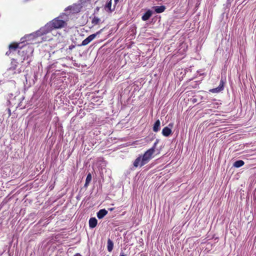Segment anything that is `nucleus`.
I'll use <instances>...</instances> for the list:
<instances>
[{"label": "nucleus", "instance_id": "nucleus-18", "mask_svg": "<svg viewBox=\"0 0 256 256\" xmlns=\"http://www.w3.org/2000/svg\"><path fill=\"white\" fill-rule=\"evenodd\" d=\"M74 47H75V46H74V44H71V45H70V46H69V47H68V49H69L70 50H72L74 48Z\"/></svg>", "mask_w": 256, "mask_h": 256}, {"label": "nucleus", "instance_id": "nucleus-15", "mask_svg": "<svg viewBox=\"0 0 256 256\" xmlns=\"http://www.w3.org/2000/svg\"><path fill=\"white\" fill-rule=\"evenodd\" d=\"M91 180H92V175L90 173H89L86 176V182L84 184L85 187H87L88 186Z\"/></svg>", "mask_w": 256, "mask_h": 256}, {"label": "nucleus", "instance_id": "nucleus-4", "mask_svg": "<svg viewBox=\"0 0 256 256\" xmlns=\"http://www.w3.org/2000/svg\"><path fill=\"white\" fill-rule=\"evenodd\" d=\"M224 82L222 80H221L218 86L216 88L211 89L210 90V91L212 93H218L224 90Z\"/></svg>", "mask_w": 256, "mask_h": 256}, {"label": "nucleus", "instance_id": "nucleus-8", "mask_svg": "<svg viewBox=\"0 0 256 256\" xmlns=\"http://www.w3.org/2000/svg\"><path fill=\"white\" fill-rule=\"evenodd\" d=\"M98 224V220L95 218H91L89 220V226L93 228H95Z\"/></svg>", "mask_w": 256, "mask_h": 256}, {"label": "nucleus", "instance_id": "nucleus-17", "mask_svg": "<svg viewBox=\"0 0 256 256\" xmlns=\"http://www.w3.org/2000/svg\"><path fill=\"white\" fill-rule=\"evenodd\" d=\"M112 7V0H110L108 2H107L106 8L108 9L109 12H112V10L111 9Z\"/></svg>", "mask_w": 256, "mask_h": 256}, {"label": "nucleus", "instance_id": "nucleus-1", "mask_svg": "<svg viewBox=\"0 0 256 256\" xmlns=\"http://www.w3.org/2000/svg\"><path fill=\"white\" fill-rule=\"evenodd\" d=\"M158 142L159 140L156 139L151 148L147 150L142 156H139L134 160L133 164L135 168L142 167L150 162L152 158V156L155 152V149Z\"/></svg>", "mask_w": 256, "mask_h": 256}, {"label": "nucleus", "instance_id": "nucleus-11", "mask_svg": "<svg viewBox=\"0 0 256 256\" xmlns=\"http://www.w3.org/2000/svg\"><path fill=\"white\" fill-rule=\"evenodd\" d=\"M160 122L159 120L156 121L153 126V131L154 132H158L160 130Z\"/></svg>", "mask_w": 256, "mask_h": 256}, {"label": "nucleus", "instance_id": "nucleus-5", "mask_svg": "<svg viewBox=\"0 0 256 256\" xmlns=\"http://www.w3.org/2000/svg\"><path fill=\"white\" fill-rule=\"evenodd\" d=\"M18 62L14 59H12L11 62V66L8 69V72L10 74L12 71V74H16L14 71L17 68Z\"/></svg>", "mask_w": 256, "mask_h": 256}, {"label": "nucleus", "instance_id": "nucleus-22", "mask_svg": "<svg viewBox=\"0 0 256 256\" xmlns=\"http://www.w3.org/2000/svg\"><path fill=\"white\" fill-rule=\"evenodd\" d=\"M10 51L7 52H6V55H8H8L10 54Z\"/></svg>", "mask_w": 256, "mask_h": 256}, {"label": "nucleus", "instance_id": "nucleus-16", "mask_svg": "<svg viewBox=\"0 0 256 256\" xmlns=\"http://www.w3.org/2000/svg\"><path fill=\"white\" fill-rule=\"evenodd\" d=\"M18 46V44L17 43H12L9 45L10 50H16Z\"/></svg>", "mask_w": 256, "mask_h": 256}, {"label": "nucleus", "instance_id": "nucleus-9", "mask_svg": "<svg viewBox=\"0 0 256 256\" xmlns=\"http://www.w3.org/2000/svg\"><path fill=\"white\" fill-rule=\"evenodd\" d=\"M108 214V211L105 209H102L97 212V217L99 219L103 218Z\"/></svg>", "mask_w": 256, "mask_h": 256}, {"label": "nucleus", "instance_id": "nucleus-20", "mask_svg": "<svg viewBox=\"0 0 256 256\" xmlns=\"http://www.w3.org/2000/svg\"><path fill=\"white\" fill-rule=\"evenodd\" d=\"M74 256H82L80 254L77 253L75 254Z\"/></svg>", "mask_w": 256, "mask_h": 256}, {"label": "nucleus", "instance_id": "nucleus-6", "mask_svg": "<svg viewBox=\"0 0 256 256\" xmlns=\"http://www.w3.org/2000/svg\"><path fill=\"white\" fill-rule=\"evenodd\" d=\"M172 133V130L168 126L164 127L162 130V134L164 136H168Z\"/></svg>", "mask_w": 256, "mask_h": 256}, {"label": "nucleus", "instance_id": "nucleus-13", "mask_svg": "<svg viewBox=\"0 0 256 256\" xmlns=\"http://www.w3.org/2000/svg\"><path fill=\"white\" fill-rule=\"evenodd\" d=\"M114 247V244L112 240L110 238L108 240V250L109 252L112 251Z\"/></svg>", "mask_w": 256, "mask_h": 256}, {"label": "nucleus", "instance_id": "nucleus-10", "mask_svg": "<svg viewBox=\"0 0 256 256\" xmlns=\"http://www.w3.org/2000/svg\"><path fill=\"white\" fill-rule=\"evenodd\" d=\"M102 22L100 18H98V16H94L92 18V24L93 26L96 25L100 24Z\"/></svg>", "mask_w": 256, "mask_h": 256}, {"label": "nucleus", "instance_id": "nucleus-19", "mask_svg": "<svg viewBox=\"0 0 256 256\" xmlns=\"http://www.w3.org/2000/svg\"><path fill=\"white\" fill-rule=\"evenodd\" d=\"M8 116H10L11 115V110L10 108H8Z\"/></svg>", "mask_w": 256, "mask_h": 256}, {"label": "nucleus", "instance_id": "nucleus-7", "mask_svg": "<svg viewBox=\"0 0 256 256\" xmlns=\"http://www.w3.org/2000/svg\"><path fill=\"white\" fill-rule=\"evenodd\" d=\"M152 10H148L142 16V20L144 21H146V20H148L150 18V17L152 16Z\"/></svg>", "mask_w": 256, "mask_h": 256}, {"label": "nucleus", "instance_id": "nucleus-2", "mask_svg": "<svg viewBox=\"0 0 256 256\" xmlns=\"http://www.w3.org/2000/svg\"><path fill=\"white\" fill-rule=\"evenodd\" d=\"M67 16L65 14L60 16L54 20L49 23H48L44 27V29H46V32L51 30L52 29L60 28L64 27L66 25Z\"/></svg>", "mask_w": 256, "mask_h": 256}, {"label": "nucleus", "instance_id": "nucleus-21", "mask_svg": "<svg viewBox=\"0 0 256 256\" xmlns=\"http://www.w3.org/2000/svg\"><path fill=\"white\" fill-rule=\"evenodd\" d=\"M120 256H126V255L124 254V252H121L120 254Z\"/></svg>", "mask_w": 256, "mask_h": 256}, {"label": "nucleus", "instance_id": "nucleus-25", "mask_svg": "<svg viewBox=\"0 0 256 256\" xmlns=\"http://www.w3.org/2000/svg\"><path fill=\"white\" fill-rule=\"evenodd\" d=\"M19 52H20H20L24 53V50H22V52H20V51H19Z\"/></svg>", "mask_w": 256, "mask_h": 256}, {"label": "nucleus", "instance_id": "nucleus-3", "mask_svg": "<svg viewBox=\"0 0 256 256\" xmlns=\"http://www.w3.org/2000/svg\"><path fill=\"white\" fill-rule=\"evenodd\" d=\"M104 28L101 29L99 31L97 32L96 34H92L90 36H89L88 38H86V39H84L81 44V46H86L90 42H92L96 37V36L100 34L102 31L103 30Z\"/></svg>", "mask_w": 256, "mask_h": 256}, {"label": "nucleus", "instance_id": "nucleus-24", "mask_svg": "<svg viewBox=\"0 0 256 256\" xmlns=\"http://www.w3.org/2000/svg\"><path fill=\"white\" fill-rule=\"evenodd\" d=\"M168 126L172 127V124H169Z\"/></svg>", "mask_w": 256, "mask_h": 256}, {"label": "nucleus", "instance_id": "nucleus-12", "mask_svg": "<svg viewBox=\"0 0 256 256\" xmlns=\"http://www.w3.org/2000/svg\"><path fill=\"white\" fill-rule=\"evenodd\" d=\"M154 11L158 14L164 12L166 10V7L164 6H156L154 7Z\"/></svg>", "mask_w": 256, "mask_h": 256}, {"label": "nucleus", "instance_id": "nucleus-14", "mask_svg": "<svg viewBox=\"0 0 256 256\" xmlns=\"http://www.w3.org/2000/svg\"><path fill=\"white\" fill-rule=\"evenodd\" d=\"M244 164V162L242 160H238L235 162L233 164L234 166L236 168H240Z\"/></svg>", "mask_w": 256, "mask_h": 256}, {"label": "nucleus", "instance_id": "nucleus-26", "mask_svg": "<svg viewBox=\"0 0 256 256\" xmlns=\"http://www.w3.org/2000/svg\"><path fill=\"white\" fill-rule=\"evenodd\" d=\"M26 60V56H24L23 58V60Z\"/></svg>", "mask_w": 256, "mask_h": 256}, {"label": "nucleus", "instance_id": "nucleus-23", "mask_svg": "<svg viewBox=\"0 0 256 256\" xmlns=\"http://www.w3.org/2000/svg\"><path fill=\"white\" fill-rule=\"evenodd\" d=\"M114 0V2H115V4H116L118 3V2H119V0Z\"/></svg>", "mask_w": 256, "mask_h": 256}]
</instances>
